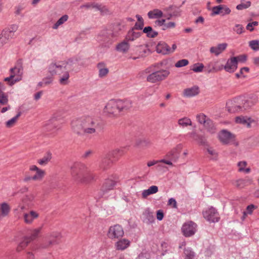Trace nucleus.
<instances>
[{"label":"nucleus","mask_w":259,"mask_h":259,"mask_svg":"<svg viewBox=\"0 0 259 259\" xmlns=\"http://www.w3.org/2000/svg\"><path fill=\"white\" fill-rule=\"evenodd\" d=\"M71 127L76 135L87 137L98 135L103 128L100 120L92 116H83L73 119Z\"/></svg>","instance_id":"nucleus-1"},{"label":"nucleus","mask_w":259,"mask_h":259,"mask_svg":"<svg viewBox=\"0 0 259 259\" xmlns=\"http://www.w3.org/2000/svg\"><path fill=\"white\" fill-rule=\"evenodd\" d=\"M69 62L53 61L48 67L49 75L47 78L58 79L59 81H67L69 75L67 69H70Z\"/></svg>","instance_id":"nucleus-2"},{"label":"nucleus","mask_w":259,"mask_h":259,"mask_svg":"<svg viewBox=\"0 0 259 259\" xmlns=\"http://www.w3.org/2000/svg\"><path fill=\"white\" fill-rule=\"evenodd\" d=\"M70 174L73 179L81 183H88L95 178V175L83 163L75 162L70 167Z\"/></svg>","instance_id":"nucleus-3"},{"label":"nucleus","mask_w":259,"mask_h":259,"mask_svg":"<svg viewBox=\"0 0 259 259\" xmlns=\"http://www.w3.org/2000/svg\"><path fill=\"white\" fill-rule=\"evenodd\" d=\"M132 101L128 100H111L105 106L104 111L110 115L117 116L121 111L132 107Z\"/></svg>","instance_id":"nucleus-4"},{"label":"nucleus","mask_w":259,"mask_h":259,"mask_svg":"<svg viewBox=\"0 0 259 259\" xmlns=\"http://www.w3.org/2000/svg\"><path fill=\"white\" fill-rule=\"evenodd\" d=\"M218 138L223 144L231 143L236 147L238 146V142L235 141V135L226 130H222L218 135Z\"/></svg>","instance_id":"nucleus-5"},{"label":"nucleus","mask_w":259,"mask_h":259,"mask_svg":"<svg viewBox=\"0 0 259 259\" xmlns=\"http://www.w3.org/2000/svg\"><path fill=\"white\" fill-rule=\"evenodd\" d=\"M117 35V32L114 33L110 30H103L98 36V39L103 46L109 47L113 41V38Z\"/></svg>","instance_id":"nucleus-6"},{"label":"nucleus","mask_w":259,"mask_h":259,"mask_svg":"<svg viewBox=\"0 0 259 259\" xmlns=\"http://www.w3.org/2000/svg\"><path fill=\"white\" fill-rule=\"evenodd\" d=\"M242 97H239L228 101L226 103V108L230 113H238L244 111L242 105Z\"/></svg>","instance_id":"nucleus-7"},{"label":"nucleus","mask_w":259,"mask_h":259,"mask_svg":"<svg viewBox=\"0 0 259 259\" xmlns=\"http://www.w3.org/2000/svg\"><path fill=\"white\" fill-rule=\"evenodd\" d=\"M10 76L6 77L4 81H20L22 79L23 67L21 62L10 70Z\"/></svg>","instance_id":"nucleus-8"},{"label":"nucleus","mask_w":259,"mask_h":259,"mask_svg":"<svg viewBox=\"0 0 259 259\" xmlns=\"http://www.w3.org/2000/svg\"><path fill=\"white\" fill-rule=\"evenodd\" d=\"M169 74L167 70H161L155 71L147 77V81H161L164 80Z\"/></svg>","instance_id":"nucleus-9"},{"label":"nucleus","mask_w":259,"mask_h":259,"mask_svg":"<svg viewBox=\"0 0 259 259\" xmlns=\"http://www.w3.org/2000/svg\"><path fill=\"white\" fill-rule=\"evenodd\" d=\"M124 235V231L121 226L116 225L110 227L108 232V236L111 239L121 237Z\"/></svg>","instance_id":"nucleus-10"},{"label":"nucleus","mask_w":259,"mask_h":259,"mask_svg":"<svg viewBox=\"0 0 259 259\" xmlns=\"http://www.w3.org/2000/svg\"><path fill=\"white\" fill-rule=\"evenodd\" d=\"M204 218L210 222H217L220 219L218 212L216 209L211 207L203 212Z\"/></svg>","instance_id":"nucleus-11"},{"label":"nucleus","mask_w":259,"mask_h":259,"mask_svg":"<svg viewBox=\"0 0 259 259\" xmlns=\"http://www.w3.org/2000/svg\"><path fill=\"white\" fill-rule=\"evenodd\" d=\"M60 118L58 116L55 114L49 120L45 125L46 130L48 131H52L54 129H59L60 128V124L58 122Z\"/></svg>","instance_id":"nucleus-12"},{"label":"nucleus","mask_w":259,"mask_h":259,"mask_svg":"<svg viewBox=\"0 0 259 259\" xmlns=\"http://www.w3.org/2000/svg\"><path fill=\"white\" fill-rule=\"evenodd\" d=\"M258 101V98L256 96H251L247 98L242 97V105L244 111L251 108Z\"/></svg>","instance_id":"nucleus-13"},{"label":"nucleus","mask_w":259,"mask_h":259,"mask_svg":"<svg viewBox=\"0 0 259 259\" xmlns=\"http://www.w3.org/2000/svg\"><path fill=\"white\" fill-rule=\"evenodd\" d=\"M196 225L192 222H189L183 225L182 231L186 237H189L194 234L196 232Z\"/></svg>","instance_id":"nucleus-14"},{"label":"nucleus","mask_w":259,"mask_h":259,"mask_svg":"<svg viewBox=\"0 0 259 259\" xmlns=\"http://www.w3.org/2000/svg\"><path fill=\"white\" fill-rule=\"evenodd\" d=\"M231 12V10L227 7L226 5H220L218 6L213 7L212 8L211 16L215 15L221 14L224 16L225 15L229 14Z\"/></svg>","instance_id":"nucleus-15"},{"label":"nucleus","mask_w":259,"mask_h":259,"mask_svg":"<svg viewBox=\"0 0 259 259\" xmlns=\"http://www.w3.org/2000/svg\"><path fill=\"white\" fill-rule=\"evenodd\" d=\"M237 65L236 58L233 57L228 60L224 68L228 72H233L237 68Z\"/></svg>","instance_id":"nucleus-16"},{"label":"nucleus","mask_w":259,"mask_h":259,"mask_svg":"<svg viewBox=\"0 0 259 259\" xmlns=\"http://www.w3.org/2000/svg\"><path fill=\"white\" fill-rule=\"evenodd\" d=\"M80 8L81 9L85 8L87 9L93 8L100 11L102 13L107 10L105 6L95 3H88L80 6Z\"/></svg>","instance_id":"nucleus-17"},{"label":"nucleus","mask_w":259,"mask_h":259,"mask_svg":"<svg viewBox=\"0 0 259 259\" xmlns=\"http://www.w3.org/2000/svg\"><path fill=\"white\" fill-rule=\"evenodd\" d=\"M254 121L251 118L247 116H239L235 118V122L236 123L242 124L248 127H250L251 123L254 122Z\"/></svg>","instance_id":"nucleus-18"},{"label":"nucleus","mask_w":259,"mask_h":259,"mask_svg":"<svg viewBox=\"0 0 259 259\" xmlns=\"http://www.w3.org/2000/svg\"><path fill=\"white\" fill-rule=\"evenodd\" d=\"M38 217V213L36 211L31 210L27 213H24L23 218L25 223L31 224L33 220Z\"/></svg>","instance_id":"nucleus-19"},{"label":"nucleus","mask_w":259,"mask_h":259,"mask_svg":"<svg viewBox=\"0 0 259 259\" xmlns=\"http://www.w3.org/2000/svg\"><path fill=\"white\" fill-rule=\"evenodd\" d=\"M156 51L163 55L169 54V47L165 42L160 41L156 46Z\"/></svg>","instance_id":"nucleus-20"},{"label":"nucleus","mask_w":259,"mask_h":259,"mask_svg":"<svg viewBox=\"0 0 259 259\" xmlns=\"http://www.w3.org/2000/svg\"><path fill=\"white\" fill-rule=\"evenodd\" d=\"M199 93V88L197 86H194L192 88L185 89L183 92V95L186 97H191L198 95Z\"/></svg>","instance_id":"nucleus-21"},{"label":"nucleus","mask_w":259,"mask_h":259,"mask_svg":"<svg viewBox=\"0 0 259 259\" xmlns=\"http://www.w3.org/2000/svg\"><path fill=\"white\" fill-rule=\"evenodd\" d=\"M130 245V241L126 239H122L116 242L115 247L116 249L123 250L127 248Z\"/></svg>","instance_id":"nucleus-22"},{"label":"nucleus","mask_w":259,"mask_h":259,"mask_svg":"<svg viewBox=\"0 0 259 259\" xmlns=\"http://www.w3.org/2000/svg\"><path fill=\"white\" fill-rule=\"evenodd\" d=\"M227 47L226 43L220 44L216 47H211L210 52L214 54L215 56H218L226 49Z\"/></svg>","instance_id":"nucleus-23"},{"label":"nucleus","mask_w":259,"mask_h":259,"mask_svg":"<svg viewBox=\"0 0 259 259\" xmlns=\"http://www.w3.org/2000/svg\"><path fill=\"white\" fill-rule=\"evenodd\" d=\"M112 161L111 158L106 154L102 158L99 166L100 168L105 170L108 167Z\"/></svg>","instance_id":"nucleus-24"},{"label":"nucleus","mask_w":259,"mask_h":259,"mask_svg":"<svg viewBox=\"0 0 259 259\" xmlns=\"http://www.w3.org/2000/svg\"><path fill=\"white\" fill-rule=\"evenodd\" d=\"M164 12H168L170 11L174 17H179L181 15V10L180 8L175 6H170L163 9Z\"/></svg>","instance_id":"nucleus-25"},{"label":"nucleus","mask_w":259,"mask_h":259,"mask_svg":"<svg viewBox=\"0 0 259 259\" xmlns=\"http://www.w3.org/2000/svg\"><path fill=\"white\" fill-rule=\"evenodd\" d=\"M141 35V32H136L135 29L132 28L128 31L125 39L127 41H134L139 38Z\"/></svg>","instance_id":"nucleus-26"},{"label":"nucleus","mask_w":259,"mask_h":259,"mask_svg":"<svg viewBox=\"0 0 259 259\" xmlns=\"http://www.w3.org/2000/svg\"><path fill=\"white\" fill-rule=\"evenodd\" d=\"M143 215L144 218V221L147 223H152L154 221V216L153 213L149 209H146L143 212Z\"/></svg>","instance_id":"nucleus-27"},{"label":"nucleus","mask_w":259,"mask_h":259,"mask_svg":"<svg viewBox=\"0 0 259 259\" xmlns=\"http://www.w3.org/2000/svg\"><path fill=\"white\" fill-rule=\"evenodd\" d=\"M10 210V207L9 204L6 202L3 203L0 205V219L7 215Z\"/></svg>","instance_id":"nucleus-28"},{"label":"nucleus","mask_w":259,"mask_h":259,"mask_svg":"<svg viewBox=\"0 0 259 259\" xmlns=\"http://www.w3.org/2000/svg\"><path fill=\"white\" fill-rule=\"evenodd\" d=\"M158 191V187L156 186H152L150 187L148 189L144 190L143 191L142 195L144 198H147V197L150 195L154 194L156 193Z\"/></svg>","instance_id":"nucleus-29"},{"label":"nucleus","mask_w":259,"mask_h":259,"mask_svg":"<svg viewBox=\"0 0 259 259\" xmlns=\"http://www.w3.org/2000/svg\"><path fill=\"white\" fill-rule=\"evenodd\" d=\"M116 184V182L111 179H106L103 185L102 191L106 192L108 190L112 189Z\"/></svg>","instance_id":"nucleus-30"},{"label":"nucleus","mask_w":259,"mask_h":259,"mask_svg":"<svg viewBox=\"0 0 259 259\" xmlns=\"http://www.w3.org/2000/svg\"><path fill=\"white\" fill-rule=\"evenodd\" d=\"M203 125L210 134H213L216 132L215 126L210 119H207V121Z\"/></svg>","instance_id":"nucleus-31"},{"label":"nucleus","mask_w":259,"mask_h":259,"mask_svg":"<svg viewBox=\"0 0 259 259\" xmlns=\"http://www.w3.org/2000/svg\"><path fill=\"white\" fill-rule=\"evenodd\" d=\"M148 16L150 19L159 18L163 16V12L157 9H154L148 13Z\"/></svg>","instance_id":"nucleus-32"},{"label":"nucleus","mask_w":259,"mask_h":259,"mask_svg":"<svg viewBox=\"0 0 259 259\" xmlns=\"http://www.w3.org/2000/svg\"><path fill=\"white\" fill-rule=\"evenodd\" d=\"M258 206L256 205H255L253 204H251L250 205H248L246 208V210L243 211V215L241 218L242 220H244L245 218L247 215L249 214L251 215L252 214L253 211L257 209Z\"/></svg>","instance_id":"nucleus-33"},{"label":"nucleus","mask_w":259,"mask_h":259,"mask_svg":"<svg viewBox=\"0 0 259 259\" xmlns=\"http://www.w3.org/2000/svg\"><path fill=\"white\" fill-rule=\"evenodd\" d=\"M97 68L99 70V75L100 77L105 76L109 72L108 69L105 67V64L103 62L98 63Z\"/></svg>","instance_id":"nucleus-34"},{"label":"nucleus","mask_w":259,"mask_h":259,"mask_svg":"<svg viewBox=\"0 0 259 259\" xmlns=\"http://www.w3.org/2000/svg\"><path fill=\"white\" fill-rule=\"evenodd\" d=\"M143 32L146 33L147 36L149 38H154L157 36L158 32L153 30L151 26L145 27L143 29Z\"/></svg>","instance_id":"nucleus-35"},{"label":"nucleus","mask_w":259,"mask_h":259,"mask_svg":"<svg viewBox=\"0 0 259 259\" xmlns=\"http://www.w3.org/2000/svg\"><path fill=\"white\" fill-rule=\"evenodd\" d=\"M130 48V45L127 42V41L126 40L123 41L122 42L119 43L116 46V49L118 51L120 52L125 53Z\"/></svg>","instance_id":"nucleus-36"},{"label":"nucleus","mask_w":259,"mask_h":259,"mask_svg":"<svg viewBox=\"0 0 259 259\" xmlns=\"http://www.w3.org/2000/svg\"><path fill=\"white\" fill-rule=\"evenodd\" d=\"M182 145L181 144L178 145L176 147L171 149L167 154V156L168 157L176 158L178 157V153L182 148Z\"/></svg>","instance_id":"nucleus-37"},{"label":"nucleus","mask_w":259,"mask_h":259,"mask_svg":"<svg viewBox=\"0 0 259 259\" xmlns=\"http://www.w3.org/2000/svg\"><path fill=\"white\" fill-rule=\"evenodd\" d=\"M52 158V154L50 152H48L41 159L38 160V163L41 165H45L51 160Z\"/></svg>","instance_id":"nucleus-38"},{"label":"nucleus","mask_w":259,"mask_h":259,"mask_svg":"<svg viewBox=\"0 0 259 259\" xmlns=\"http://www.w3.org/2000/svg\"><path fill=\"white\" fill-rule=\"evenodd\" d=\"M178 124L182 127H185L192 125L191 119L188 117H184L179 119Z\"/></svg>","instance_id":"nucleus-39"},{"label":"nucleus","mask_w":259,"mask_h":259,"mask_svg":"<svg viewBox=\"0 0 259 259\" xmlns=\"http://www.w3.org/2000/svg\"><path fill=\"white\" fill-rule=\"evenodd\" d=\"M68 16L67 15L62 16L56 22V23L53 25V28L57 29L58 27L63 24L64 22L67 21Z\"/></svg>","instance_id":"nucleus-40"},{"label":"nucleus","mask_w":259,"mask_h":259,"mask_svg":"<svg viewBox=\"0 0 259 259\" xmlns=\"http://www.w3.org/2000/svg\"><path fill=\"white\" fill-rule=\"evenodd\" d=\"M34 196L32 194L28 195L23 200V203L27 205V207H30L32 205V202L34 200Z\"/></svg>","instance_id":"nucleus-41"},{"label":"nucleus","mask_w":259,"mask_h":259,"mask_svg":"<svg viewBox=\"0 0 259 259\" xmlns=\"http://www.w3.org/2000/svg\"><path fill=\"white\" fill-rule=\"evenodd\" d=\"M123 154V151L120 149H116L114 150L109 152L107 154L111 158H117L119 155Z\"/></svg>","instance_id":"nucleus-42"},{"label":"nucleus","mask_w":259,"mask_h":259,"mask_svg":"<svg viewBox=\"0 0 259 259\" xmlns=\"http://www.w3.org/2000/svg\"><path fill=\"white\" fill-rule=\"evenodd\" d=\"M1 34L7 41V40L12 38L14 36L15 33L6 28L2 31Z\"/></svg>","instance_id":"nucleus-43"},{"label":"nucleus","mask_w":259,"mask_h":259,"mask_svg":"<svg viewBox=\"0 0 259 259\" xmlns=\"http://www.w3.org/2000/svg\"><path fill=\"white\" fill-rule=\"evenodd\" d=\"M241 4L238 5L236 9L238 10H242L249 8L251 6V2L250 1L245 2L244 0H241Z\"/></svg>","instance_id":"nucleus-44"},{"label":"nucleus","mask_w":259,"mask_h":259,"mask_svg":"<svg viewBox=\"0 0 259 259\" xmlns=\"http://www.w3.org/2000/svg\"><path fill=\"white\" fill-rule=\"evenodd\" d=\"M30 241L31 240L28 238V237H25L24 240L22 241L17 247V251H20L22 249L24 248L26 246H27Z\"/></svg>","instance_id":"nucleus-45"},{"label":"nucleus","mask_w":259,"mask_h":259,"mask_svg":"<svg viewBox=\"0 0 259 259\" xmlns=\"http://www.w3.org/2000/svg\"><path fill=\"white\" fill-rule=\"evenodd\" d=\"M204 68V65L202 63H195L191 67V70L195 72H201Z\"/></svg>","instance_id":"nucleus-46"},{"label":"nucleus","mask_w":259,"mask_h":259,"mask_svg":"<svg viewBox=\"0 0 259 259\" xmlns=\"http://www.w3.org/2000/svg\"><path fill=\"white\" fill-rule=\"evenodd\" d=\"M197 121L200 124H204L209 119L203 113H200L196 116Z\"/></svg>","instance_id":"nucleus-47"},{"label":"nucleus","mask_w":259,"mask_h":259,"mask_svg":"<svg viewBox=\"0 0 259 259\" xmlns=\"http://www.w3.org/2000/svg\"><path fill=\"white\" fill-rule=\"evenodd\" d=\"M45 175V171L39 169L36 171V174L32 177V180H41Z\"/></svg>","instance_id":"nucleus-48"},{"label":"nucleus","mask_w":259,"mask_h":259,"mask_svg":"<svg viewBox=\"0 0 259 259\" xmlns=\"http://www.w3.org/2000/svg\"><path fill=\"white\" fill-rule=\"evenodd\" d=\"M184 254L186 256L185 259H195V253L189 248H187L185 249Z\"/></svg>","instance_id":"nucleus-49"},{"label":"nucleus","mask_w":259,"mask_h":259,"mask_svg":"<svg viewBox=\"0 0 259 259\" xmlns=\"http://www.w3.org/2000/svg\"><path fill=\"white\" fill-rule=\"evenodd\" d=\"M249 46L255 51L259 50V40H253L249 42Z\"/></svg>","instance_id":"nucleus-50"},{"label":"nucleus","mask_w":259,"mask_h":259,"mask_svg":"<svg viewBox=\"0 0 259 259\" xmlns=\"http://www.w3.org/2000/svg\"><path fill=\"white\" fill-rule=\"evenodd\" d=\"M161 246L162 249V253H166V254H168V253H172L171 251L168 252V251H169L170 247L167 242H162L161 243Z\"/></svg>","instance_id":"nucleus-51"},{"label":"nucleus","mask_w":259,"mask_h":259,"mask_svg":"<svg viewBox=\"0 0 259 259\" xmlns=\"http://www.w3.org/2000/svg\"><path fill=\"white\" fill-rule=\"evenodd\" d=\"M208 153L212 156L211 159L213 160H217L218 159V153L217 152L212 148H209L207 149Z\"/></svg>","instance_id":"nucleus-52"},{"label":"nucleus","mask_w":259,"mask_h":259,"mask_svg":"<svg viewBox=\"0 0 259 259\" xmlns=\"http://www.w3.org/2000/svg\"><path fill=\"white\" fill-rule=\"evenodd\" d=\"M189 63V61L187 59H182L178 61L176 64L175 66L179 68L186 66Z\"/></svg>","instance_id":"nucleus-53"},{"label":"nucleus","mask_w":259,"mask_h":259,"mask_svg":"<svg viewBox=\"0 0 259 259\" xmlns=\"http://www.w3.org/2000/svg\"><path fill=\"white\" fill-rule=\"evenodd\" d=\"M40 230H41V228L34 229L32 231L31 236L30 237H28V238L31 241L33 240L38 236V234L40 232Z\"/></svg>","instance_id":"nucleus-54"},{"label":"nucleus","mask_w":259,"mask_h":259,"mask_svg":"<svg viewBox=\"0 0 259 259\" xmlns=\"http://www.w3.org/2000/svg\"><path fill=\"white\" fill-rule=\"evenodd\" d=\"M17 120L14 117H13L11 119L9 120L6 122V126L7 128H11L13 127L17 122Z\"/></svg>","instance_id":"nucleus-55"},{"label":"nucleus","mask_w":259,"mask_h":259,"mask_svg":"<svg viewBox=\"0 0 259 259\" xmlns=\"http://www.w3.org/2000/svg\"><path fill=\"white\" fill-rule=\"evenodd\" d=\"M233 30L237 34H240L243 32L244 28L242 25L240 24H236L235 27L233 28Z\"/></svg>","instance_id":"nucleus-56"},{"label":"nucleus","mask_w":259,"mask_h":259,"mask_svg":"<svg viewBox=\"0 0 259 259\" xmlns=\"http://www.w3.org/2000/svg\"><path fill=\"white\" fill-rule=\"evenodd\" d=\"M195 140L197 141L201 145H205L207 143L205 138L203 136H197V138H195Z\"/></svg>","instance_id":"nucleus-57"},{"label":"nucleus","mask_w":259,"mask_h":259,"mask_svg":"<svg viewBox=\"0 0 259 259\" xmlns=\"http://www.w3.org/2000/svg\"><path fill=\"white\" fill-rule=\"evenodd\" d=\"M8 99L7 96L3 93L0 95V104L1 105H6L8 103Z\"/></svg>","instance_id":"nucleus-58"},{"label":"nucleus","mask_w":259,"mask_h":259,"mask_svg":"<svg viewBox=\"0 0 259 259\" xmlns=\"http://www.w3.org/2000/svg\"><path fill=\"white\" fill-rule=\"evenodd\" d=\"M176 26V23L174 22H169L168 23H164V27L162 28L163 30H165L168 28H173Z\"/></svg>","instance_id":"nucleus-59"},{"label":"nucleus","mask_w":259,"mask_h":259,"mask_svg":"<svg viewBox=\"0 0 259 259\" xmlns=\"http://www.w3.org/2000/svg\"><path fill=\"white\" fill-rule=\"evenodd\" d=\"M246 183V180L240 179L236 181L235 186L238 188H242Z\"/></svg>","instance_id":"nucleus-60"},{"label":"nucleus","mask_w":259,"mask_h":259,"mask_svg":"<svg viewBox=\"0 0 259 259\" xmlns=\"http://www.w3.org/2000/svg\"><path fill=\"white\" fill-rule=\"evenodd\" d=\"M258 25V22L257 21H253L251 23H249L246 26V29L249 30L250 31H252L253 30V26H255Z\"/></svg>","instance_id":"nucleus-61"},{"label":"nucleus","mask_w":259,"mask_h":259,"mask_svg":"<svg viewBox=\"0 0 259 259\" xmlns=\"http://www.w3.org/2000/svg\"><path fill=\"white\" fill-rule=\"evenodd\" d=\"M234 57L236 58V61L237 63L238 62H245L247 60V56L244 54L239 55L237 57Z\"/></svg>","instance_id":"nucleus-62"},{"label":"nucleus","mask_w":259,"mask_h":259,"mask_svg":"<svg viewBox=\"0 0 259 259\" xmlns=\"http://www.w3.org/2000/svg\"><path fill=\"white\" fill-rule=\"evenodd\" d=\"M144 23L142 22H136L135 26L132 28L134 29L141 30L143 29Z\"/></svg>","instance_id":"nucleus-63"},{"label":"nucleus","mask_w":259,"mask_h":259,"mask_svg":"<svg viewBox=\"0 0 259 259\" xmlns=\"http://www.w3.org/2000/svg\"><path fill=\"white\" fill-rule=\"evenodd\" d=\"M149 255L147 253H141L137 257L136 259H149Z\"/></svg>","instance_id":"nucleus-64"}]
</instances>
